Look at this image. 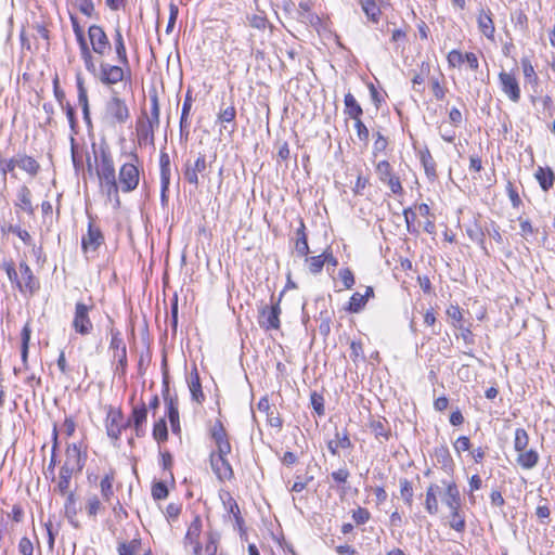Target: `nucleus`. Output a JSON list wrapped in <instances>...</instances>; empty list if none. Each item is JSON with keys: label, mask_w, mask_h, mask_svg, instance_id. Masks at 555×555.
<instances>
[{"label": "nucleus", "mask_w": 555, "mask_h": 555, "mask_svg": "<svg viewBox=\"0 0 555 555\" xmlns=\"http://www.w3.org/2000/svg\"><path fill=\"white\" fill-rule=\"evenodd\" d=\"M446 487V492L442 498L443 503L450 509V527L457 531L464 532L466 529V520L463 512L461 511V493L454 481H442Z\"/></svg>", "instance_id": "obj_1"}, {"label": "nucleus", "mask_w": 555, "mask_h": 555, "mask_svg": "<svg viewBox=\"0 0 555 555\" xmlns=\"http://www.w3.org/2000/svg\"><path fill=\"white\" fill-rule=\"evenodd\" d=\"M140 159L137 153L129 154V162L122 164L119 168L117 182L122 193L134 191L140 183Z\"/></svg>", "instance_id": "obj_2"}, {"label": "nucleus", "mask_w": 555, "mask_h": 555, "mask_svg": "<svg viewBox=\"0 0 555 555\" xmlns=\"http://www.w3.org/2000/svg\"><path fill=\"white\" fill-rule=\"evenodd\" d=\"M108 333L111 335L109 349L114 351V360H116V372H120L122 375L127 369V347L122 339L121 332L114 327L113 319L108 318Z\"/></svg>", "instance_id": "obj_3"}, {"label": "nucleus", "mask_w": 555, "mask_h": 555, "mask_svg": "<svg viewBox=\"0 0 555 555\" xmlns=\"http://www.w3.org/2000/svg\"><path fill=\"white\" fill-rule=\"evenodd\" d=\"M105 118L112 124H126L130 118V111L125 100L113 91L112 96L105 104Z\"/></svg>", "instance_id": "obj_4"}, {"label": "nucleus", "mask_w": 555, "mask_h": 555, "mask_svg": "<svg viewBox=\"0 0 555 555\" xmlns=\"http://www.w3.org/2000/svg\"><path fill=\"white\" fill-rule=\"evenodd\" d=\"M128 69L124 65H113L102 61L99 67L95 69V74H92L104 86H113L125 79Z\"/></svg>", "instance_id": "obj_5"}, {"label": "nucleus", "mask_w": 555, "mask_h": 555, "mask_svg": "<svg viewBox=\"0 0 555 555\" xmlns=\"http://www.w3.org/2000/svg\"><path fill=\"white\" fill-rule=\"evenodd\" d=\"M93 308L94 306L92 304L86 305L81 301L76 302L72 326L77 334L87 336L92 333L93 324L89 313Z\"/></svg>", "instance_id": "obj_6"}, {"label": "nucleus", "mask_w": 555, "mask_h": 555, "mask_svg": "<svg viewBox=\"0 0 555 555\" xmlns=\"http://www.w3.org/2000/svg\"><path fill=\"white\" fill-rule=\"evenodd\" d=\"M210 439L215 443V449L210 453L231 454L232 446L229 434L220 420H216L208 428Z\"/></svg>", "instance_id": "obj_7"}, {"label": "nucleus", "mask_w": 555, "mask_h": 555, "mask_svg": "<svg viewBox=\"0 0 555 555\" xmlns=\"http://www.w3.org/2000/svg\"><path fill=\"white\" fill-rule=\"evenodd\" d=\"M281 296L276 302H272L271 306H264L259 311V320L258 323L260 327L266 331L270 330H279L281 326L280 315H281ZM273 296L271 297V301H273Z\"/></svg>", "instance_id": "obj_8"}, {"label": "nucleus", "mask_w": 555, "mask_h": 555, "mask_svg": "<svg viewBox=\"0 0 555 555\" xmlns=\"http://www.w3.org/2000/svg\"><path fill=\"white\" fill-rule=\"evenodd\" d=\"M88 37L92 51L101 56L111 51V42L104 29L99 25H91L88 29Z\"/></svg>", "instance_id": "obj_9"}, {"label": "nucleus", "mask_w": 555, "mask_h": 555, "mask_svg": "<svg viewBox=\"0 0 555 555\" xmlns=\"http://www.w3.org/2000/svg\"><path fill=\"white\" fill-rule=\"evenodd\" d=\"M228 455L221 453L209 454L211 469L220 481L230 480L234 476Z\"/></svg>", "instance_id": "obj_10"}, {"label": "nucleus", "mask_w": 555, "mask_h": 555, "mask_svg": "<svg viewBox=\"0 0 555 555\" xmlns=\"http://www.w3.org/2000/svg\"><path fill=\"white\" fill-rule=\"evenodd\" d=\"M96 176L100 182L117 180L113 156L107 149L100 151V164L96 168Z\"/></svg>", "instance_id": "obj_11"}, {"label": "nucleus", "mask_w": 555, "mask_h": 555, "mask_svg": "<svg viewBox=\"0 0 555 555\" xmlns=\"http://www.w3.org/2000/svg\"><path fill=\"white\" fill-rule=\"evenodd\" d=\"M105 427L107 436L114 440H118L122 430L128 427L126 422H124L122 412L111 408L107 412Z\"/></svg>", "instance_id": "obj_12"}, {"label": "nucleus", "mask_w": 555, "mask_h": 555, "mask_svg": "<svg viewBox=\"0 0 555 555\" xmlns=\"http://www.w3.org/2000/svg\"><path fill=\"white\" fill-rule=\"evenodd\" d=\"M104 243V235L99 227H96L90 218L87 233L82 236L81 247L83 253L89 250L95 251Z\"/></svg>", "instance_id": "obj_13"}, {"label": "nucleus", "mask_w": 555, "mask_h": 555, "mask_svg": "<svg viewBox=\"0 0 555 555\" xmlns=\"http://www.w3.org/2000/svg\"><path fill=\"white\" fill-rule=\"evenodd\" d=\"M499 80L501 89L507 95V98L512 102L518 103L520 100V88L514 74L501 72L499 74Z\"/></svg>", "instance_id": "obj_14"}, {"label": "nucleus", "mask_w": 555, "mask_h": 555, "mask_svg": "<svg viewBox=\"0 0 555 555\" xmlns=\"http://www.w3.org/2000/svg\"><path fill=\"white\" fill-rule=\"evenodd\" d=\"M22 283H18V291L23 294H34L39 289V282L35 278L29 266L22 261L18 266Z\"/></svg>", "instance_id": "obj_15"}, {"label": "nucleus", "mask_w": 555, "mask_h": 555, "mask_svg": "<svg viewBox=\"0 0 555 555\" xmlns=\"http://www.w3.org/2000/svg\"><path fill=\"white\" fill-rule=\"evenodd\" d=\"M202 531V520L196 516L188 528L184 537L185 548L191 547L194 555H201L202 544L198 540Z\"/></svg>", "instance_id": "obj_16"}, {"label": "nucleus", "mask_w": 555, "mask_h": 555, "mask_svg": "<svg viewBox=\"0 0 555 555\" xmlns=\"http://www.w3.org/2000/svg\"><path fill=\"white\" fill-rule=\"evenodd\" d=\"M147 418V409L144 402L132 409L130 417L126 421V425L133 426L135 436L143 437L145 435L144 424Z\"/></svg>", "instance_id": "obj_17"}, {"label": "nucleus", "mask_w": 555, "mask_h": 555, "mask_svg": "<svg viewBox=\"0 0 555 555\" xmlns=\"http://www.w3.org/2000/svg\"><path fill=\"white\" fill-rule=\"evenodd\" d=\"M207 169L206 156L198 154L194 164L185 163L183 176L186 182L195 186L198 185V173H203Z\"/></svg>", "instance_id": "obj_18"}, {"label": "nucleus", "mask_w": 555, "mask_h": 555, "mask_svg": "<svg viewBox=\"0 0 555 555\" xmlns=\"http://www.w3.org/2000/svg\"><path fill=\"white\" fill-rule=\"evenodd\" d=\"M235 117H236L235 106L233 104H230L227 106H224V104H222L217 114V121L223 124V129L228 133L231 134L236 130Z\"/></svg>", "instance_id": "obj_19"}, {"label": "nucleus", "mask_w": 555, "mask_h": 555, "mask_svg": "<svg viewBox=\"0 0 555 555\" xmlns=\"http://www.w3.org/2000/svg\"><path fill=\"white\" fill-rule=\"evenodd\" d=\"M86 464V455L82 454L80 447L76 443L68 444L66 449V460L63 465H68V467H73L77 469V472H81Z\"/></svg>", "instance_id": "obj_20"}, {"label": "nucleus", "mask_w": 555, "mask_h": 555, "mask_svg": "<svg viewBox=\"0 0 555 555\" xmlns=\"http://www.w3.org/2000/svg\"><path fill=\"white\" fill-rule=\"evenodd\" d=\"M370 429L379 442L388 441L391 436L389 422L385 417L373 418L370 422Z\"/></svg>", "instance_id": "obj_21"}, {"label": "nucleus", "mask_w": 555, "mask_h": 555, "mask_svg": "<svg viewBox=\"0 0 555 555\" xmlns=\"http://www.w3.org/2000/svg\"><path fill=\"white\" fill-rule=\"evenodd\" d=\"M76 473H78L77 469L68 467V465H62L59 472V479L54 491L59 492L61 495H65L66 493L72 492V490H69L70 480Z\"/></svg>", "instance_id": "obj_22"}, {"label": "nucleus", "mask_w": 555, "mask_h": 555, "mask_svg": "<svg viewBox=\"0 0 555 555\" xmlns=\"http://www.w3.org/2000/svg\"><path fill=\"white\" fill-rule=\"evenodd\" d=\"M374 296L373 287L367 286L364 294L354 293L349 300V305L346 308L350 313H359L366 305L367 299Z\"/></svg>", "instance_id": "obj_23"}, {"label": "nucleus", "mask_w": 555, "mask_h": 555, "mask_svg": "<svg viewBox=\"0 0 555 555\" xmlns=\"http://www.w3.org/2000/svg\"><path fill=\"white\" fill-rule=\"evenodd\" d=\"M352 449L353 444L349 438L347 429L343 431L336 430L335 439L327 441V449L333 455L338 454V449Z\"/></svg>", "instance_id": "obj_24"}, {"label": "nucleus", "mask_w": 555, "mask_h": 555, "mask_svg": "<svg viewBox=\"0 0 555 555\" xmlns=\"http://www.w3.org/2000/svg\"><path fill=\"white\" fill-rule=\"evenodd\" d=\"M163 385H164V391H163L164 400H165V403L167 406V416L169 418V422L179 420L178 400H177V398L169 396V384H168V376L166 373L164 374Z\"/></svg>", "instance_id": "obj_25"}, {"label": "nucleus", "mask_w": 555, "mask_h": 555, "mask_svg": "<svg viewBox=\"0 0 555 555\" xmlns=\"http://www.w3.org/2000/svg\"><path fill=\"white\" fill-rule=\"evenodd\" d=\"M434 456L438 464H440L441 468L448 473H453L454 469V463L452 460V456L450 454V451L446 444H441L439 447H436L434 450Z\"/></svg>", "instance_id": "obj_26"}, {"label": "nucleus", "mask_w": 555, "mask_h": 555, "mask_svg": "<svg viewBox=\"0 0 555 555\" xmlns=\"http://www.w3.org/2000/svg\"><path fill=\"white\" fill-rule=\"evenodd\" d=\"M114 46L115 52L117 55L118 63L126 66L129 69V60L127 55V49L125 46L124 37L119 27L115 28L114 35ZM128 75H130V70H128Z\"/></svg>", "instance_id": "obj_27"}, {"label": "nucleus", "mask_w": 555, "mask_h": 555, "mask_svg": "<svg viewBox=\"0 0 555 555\" xmlns=\"http://www.w3.org/2000/svg\"><path fill=\"white\" fill-rule=\"evenodd\" d=\"M15 163L20 169L27 172L31 177L37 176L40 170L39 163L35 158L26 154L15 155Z\"/></svg>", "instance_id": "obj_28"}, {"label": "nucleus", "mask_w": 555, "mask_h": 555, "mask_svg": "<svg viewBox=\"0 0 555 555\" xmlns=\"http://www.w3.org/2000/svg\"><path fill=\"white\" fill-rule=\"evenodd\" d=\"M188 385L192 400L196 401L197 403H202L205 400V395L202 390L201 378L196 369L190 373L188 377Z\"/></svg>", "instance_id": "obj_29"}, {"label": "nucleus", "mask_w": 555, "mask_h": 555, "mask_svg": "<svg viewBox=\"0 0 555 555\" xmlns=\"http://www.w3.org/2000/svg\"><path fill=\"white\" fill-rule=\"evenodd\" d=\"M534 177L537 181L539 182L540 188L547 192L551 190L555 182V173L552 168L550 167H538L535 170Z\"/></svg>", "instance_id": "obj_30"}, {"label": "nucleus", "mask_w": 555, "mask_h": 555, "mask_svg": "<svg viewBox=\"0 0 555 555\" xmlns=\"http://www.w3.org/2000/svg\"><path fill=\"white\" fill-rule=\"evenodd\" d=\"M477 23H478V28L482 33L483 36H486L488 39L494 38L495 27H494V23L492 20V14L489 10L487 12L482 10L479 13Z\"/></svg>", "instance_id": "obj_31"}, {"label": "nucleus", "mask_w": 555, "mask_h": 555, "mask_svg": "<svg viewBox=\"0 0 555 555\" xmlns=\"http://www.w3.org/2000/svg\"><path fill=\"white\" fill-rule=\"evenodd\" d=\"M15 206L27 212L29 216H34L35 207L31 203V192L28 186L22 185L17 191V202Z\"/></svg>", "instance_id": "obj_32"}, {"label": "nucleus", "mask_w": 555, "mask_h": 555, "mask_svg": "<svg viewBox=\"0 0 555 555\" xmlns=\"http://www.w3.org/2000/svg\"><path fill=\"white\" fill-rule=\"evenodd\" d=\"M150 102H151L150 116L146 117V120H141V122L147 125L149 127L158 129L159 122H160V119H159L160 108H159L158 95H157L156 91H154L153 93H150Z\"/></svg>", "instance_id": "obj_33"}, {"label": "nucleus", "mask_w": 555, "mask_h": 555, "mask_svg": "<svg viewBox=\"0 0 555 555\" xmlns=\"http://www.w3.org/2000/svg\"><path fill=\"white\" fill-rule=\"evenodd\" d=\"M344 103H345L344 113L349 118H351L353 120H358V118H361V116L363 114V109H362L361 105L358 103L357 99L350 92H348L345 95Z\"/></svg>", "instance_id": "obj_34"}, {"label": "nucleus", "mask_w": 555, "mask_h": 555, "mask_svg": "<svg viewBox=\"0 0 555 555\" xmlns=\"http://www.w3.org/2000/svg\"><path fill=\"white\" fill-rule=\"evenodd\" d=\"M440 488L436 483H430L426 491L425 508L428 514L436 515L439 511L437 493Z\"/></svg>", "instance_id": "obj_35"}, {"label": "nucleus", "mask_w": 555, "mask_h": 555, "mask_svg": "<svg viewBox=\"0 0 555 555\" xmlns=\"http://www.w3.org/2000/svg\"><path fill=\"white\" fill-rule=\"evenodd\" d=\"M295 248L299 256H307L309 253L308 237L306 234V225H305L302 219H300L299 228L296 231Z\"/></svg>", "instance_id": "obj_36"}, {"label": "nucleus", "mask_w": 555, "mask_h": 555, "mask_svg": "<svg viewBox=\"0 0 555 555\" xmlns=\"http://www.w3.org/2000/svg\"><path fill=\"white\" fill-rule=\"evenodd\" d=\"M76 82H77V90H78V103L82 108L83 119L87 122H90L88 94H87V90L83 85V79L80 77V75H77Z\"/></svg>", "instance_id": "obj_37"}, {"label": "nucleus", "mask_w": 555, "mask_h": 555, "mask_svg": "<svg viewBox=\"0 0 555 555\" xmlns=\"http://www.w3.org/2000/svg\"><path fill=\"white\" fill-rule=\"evenodd\" d=\"M155 128L149 127L147 125L139 120L137 122V134L139 144H150L154 146L155 141Z\"/></svg>", "instance_id": "obj_38"}, {"label": "nucleus", "mask_w": 555, "mask_h": 555, "mask_svg": "<svg viewBox=\"0 0 555 555\" xmlns=\"http://www.w3.org/2000/svg\"><path fill=\"white\" fill-rule=\"evenodd\" d=\"M517 464L524 469L533 468L539 462V454L535 450H528L518 452V456L516 459Z\"/></svg>", "instance_id": "obj_39"}, {"label": "nucleus", "mask_w": 555, "mask_h": 555, "mask_svg": "<svg viewBox=\"0 0 555 555\" xmlns=\"http://www.w3.org/2000/svg\"><path fill=\"white\" fill-rule=\"evenodd\" d=\"M420 159L424 167L425 173L429 179H434L436 177V162L431 156L428 149L421 151Z\"/></svg>", "instance_id": "obj_40"}, {"label": "nucleus", "mask_w": 555, "mask_h": 555, "mask_svg": "<svg viewBox=\"0 0 555 555\" xmlns=\"http://www.w3.org/2000/svg\"><path fill=\"white\" fill-rule=\"evenodd\" d=\"M113 482H114V473L109 472L105 474V476L101 479L100 488H101V494L105 502L109 503L113 495Z\"/></svg>", "instance_id": "obj_41"}, {"label": "nucleus", "mask_w": 555, "mask_h": 555, "mask_svg": "<svg viewBox=\"0 0 555 555\" xmlns=\"http://www.w3.org/2000/svg\"><path fill=\"white\" fill-rule=\"evenodd\" d=\"M298 16L302 22L309 23L311 25H315L320 22L318 15L311 12V8L309 2L301 1L298 5Z\"/></svg>", "instance_id": "obj_42"}, {"label": "nucleus", "mask_w": 555, "mask_h": 555, "mask_svg": "<svg viewBox=\"0 0 555 555\" xmlns=\"http://www.w3.org/2000/svg\"><path fill=\"white\" fill-rule=\"evenodd\" d=\"M141 546L140 539H132L130 542H119L117 546L118 555H135Z\"/></svg>", "instance_id": "obj_43"}, {"label": "nucleus", "mask_w": 555, "mask_h": 555, "mask_svg": "<svg viewBox=\"0 0 555 555\" xmlns=\"http://www.w3.org/2000/svg\"><path fill=\"white\" fill-rule=\"evenodd\" d=\"M360 4L366 16L373 22H377L380 10L375 0H360Z\"/></svg>", "instance_id": "obj_44"}, {"label": "nucleus", "mask_w": 555, "mask_h": 555, "mask_svg": "<svg viewBox=\"0 0 555 555\" xmlns=\"http://www.w3.org/2000/svg\"><path fill=\"white\" fill-rule=\"evenodd\" d=\"M529 443V436L526 429L517 428L515 430L514 449L516 452H522L527 449Z\"/></svg>", "instance_id": "obj_45"}, {"label": "nucleus", "mask_w": 555, "mask_h": 555, "mask_svg": "<svg viewBox=\"0 0 555 555\" xmlns=\"http://www.w3.org/2000/svg\"><path fill=\"white\" fill-rule=\"evenodd\" d=\"M0 269L4 270L10 282L18 288V283H22V280L16 271L15 263L12 260L3 261Z\"/></svg>", "instance_id": "obj_46"}, {"label": "nucleus", "mask_w": 555, "mask_h": 555, "mask_svg": "<svg viewBox=\"0 0 555 555\" xmlns=\"http://www.w3.org/2000/svg\"><path fill=\"white\" fill-rule=\"evenodd\" d=\"M100 190L106 196L107 199L116 197V194L120 191V185L117 180L100 182Z\"/></svg>", "instance_id": "obj_47"}, {"label": "nucleus", "mask_w": 555, "mask_h": 555, "mask_svg": "<svg viewBox=\"0 0 555 555\" xmlns=\"http://www.w3.org/2000/svg\"><path fill=\"white\" fill-rule=\"evenodd\" d=\"M159 169H160V179L170 180V177H171L170 157H169L168 153H166L165 151H160Z\"/></svg>", "instance_id": "obj_48"}, {"label": "nucleus", "mask_w": 555, "mask_h": 555, "mask_svg": "<svg viewBox=\"0 0 555 555\" xmlns=\"http://www.w3.org/2000/svg\"><path fill=\"white\" fill-rule=\"evenodd\" d=\"M153 437L157 442L166 441L168 438L167 424L164 418H160L154 424Z\"/></svg>", "instance_id": "obj_49"}, {"label": "nucleus", "mask_w": 555, "mask_h": 555, "mask_svg": "<svg viewBox=\"0 0 555 555\" xmlns=\"http://www.w3.org/2000/svg\"><path fill=\"white\" fill-rule=\"evenodd\" d=\"M376 172L382 182L395 176L392 167L388 160H380L376 165Z\"/></svg>", "instance_id": "obj_50"}, {"label": "nucleus", "mask_w": 555, "mask_h": 555, "mask_svg": "<svg viewBox=\"0 0 555 555\" xmlns=\"http://www.w3.org/2000/svg\"><path fill=\"white\" fill-rule=\"evenodd\" d=\"M466 232L472 241L476 242L482 249L486 250L485 232L478 224H475L473 228H468Z\"/></svg>", "instance_id": "obj_51"}, {"label": "nucleus", "mask_w": 555, "mask_h": 555, "mask_svg": "<svg viewBox=\"0 0 555 555\" xmlns=\"http://www.w3.org/2000/svg\"><path fill=\"white\" fill-rule=\"evenodd\" d=\"M430 66L429 63L423 62L421 65V73H415L412 77V83L413 89L417 92L421 91V89L417 88V86H422L425 82V75L429 73Z\"/></svg>", "instance_id": "obj_52"}, {"label": "nucleus", "mask_w": 555, "mask_h": 555, "mask_svg": "<svg viewBox=\"0 0 555 555\" xmlns=\"http://www.w3.org/2000/svg\"><path fill=\"white\" fill-rule=\"evenodd\" d=\"M306 261L308 263L309 271L312 274L320 273L322 271V269H323L324 263H325V259L323 258V254L319 255V256L307 257Z\"/></svg>", "instance_id": "obj_53"}, {"label": "nucleus", "mask_w": 555, "mask_h": 555, "mask_svg": "<svg viewBox=\"0 0 555 555\" xmlns=\"http://www.w3.org/2000/svg\"><path fill=\"white\" fill-rule=\"evenodd\" d=\"M65 496H66V501H65L66 515H67L68 519L70 520V522L75 527H77L78 525L73 521V516L76 515V508H75L76 498H75V493H74V491H72V492L66 493Z\"/></svg>", "instance_id": "obj_54"}, {"label": "nucleus", "mask_w": 555, "mask_h": 555, "mask_svg": "<svg viewBox=\"0 0 555 555\" xmlns=\"http://www.w3.org/2000/svg\"><path fill=\"white\" fill-rule=\"evenodd\" d=\"M518 221H519V227H520L519 234L524 238L527 240L529 236H532V235L538 233V229L533 228V225L531 224L529 219H525L522 217H519Z\"/></svg>", "instance_id": "obj_55"}, {"label": "nucleus", "mask_w": 555, "mask_h": 555, "mask_svg": "<svg viewBox=\"0 0 555 555\" xmlns=\"http://www.w3.org/2000/svg\"><path fill=\"white\" fill-rule=\"evenodd\" d=\"M74 5L88 17L94 14L93 0H74Z\"/></svg>", "instance_id": "obj_56"}, {"label": "nucleus", "mask_w": 555, "mask_h": 555, "mask_svg": "<svg viewBox=\"0 0 555 555\" xmlns=\"http://www.w3.org/2000/svg\"><path fill=\"white\" fill-rule=\"evenodd\" d=\"M8 231L17 235L24 242V244H26L28 246L33 245V238H31L30 234L28 233V231L23 230L20 225L9 224Z\"/></svg>", "instance_id": "obj_57"}, {"label": "nucleus", "mask_w": 555, "mask_h": 555, "mask_svg": "<svg viewBox=\"0 0 555 555\" xmlns=\"http://www.w3.org/2000/svg\"><path fill=\"white\" fill-rule=\"evenodd\" d=\"M400 492H401V496L403 498L404 502L408 505H411L412 500H413V488H412L411 482L408 479L400 480Z\"/></svg>", "instance_id": "obj_58"}, {"label": "nucleus", "mask_w": 555, "mask_h": 555, "mask_svg": "<svg viewBox=\"0 0 555 555\" xmlns=\"http://www.w3.org/2000/svg\"><path fill=\"white\" fill-rule=\"evenodd\" d=\"M92 50H85L80 52V56L83 61L86 69L92 75L95 74V69L98 68L94 63V57L92 55Z\"/></svg>", "instance_id": "obj_59"}, {"label": "nucleus", "mask_w": 555, "mask_h": 555, "mask_svg": "<svg viewBox=\"0 0 555 555\" xmlns=\"http://www.w3.org/2000/svg\"><path fill=\"white\" fill-rule=\"evenodd\" d=\"M152 496L154 500H164L168 496V488L164 481H157L152 486Z\"/></svg>", "instance_id": "obj_60"}, {"label": "nucleus", "mask_w": 555, "mask_h": 555, "mask_svg": "<svg viewBox=\"0 0 555 555\" xmlns=\"http://www.w3.org/2000/svg\"><path fill=\"white\" fill-rule=\"evenodd\" d=\"M310 402H311V405H312L313 410L315 411V413L319 416H323L325 413L323 397L314 391L310 396Z\"/></svg>", "instance_id": "obj_61"}, {"label": "nucleus", "mask_w": 555, "mask_h": 555, "mask_svg": "<svg viewBox=\"0 0 555 555\" xmlns=\"http://www.w3.org/2000/svg\"><path fill=\"white\" fill-rule=\"evenodd\" d=\"M354 128L357 130V135L360 141H362L365 145L369 143L370 132L367 127L363 124L361 118L354 120Z\"/></svg>", "instance_id": "obj_62"}, {"label": "nucleus", "mask_w": 555, "mask_h": 555, "mask_svg": "<svg viewBox=\"0 0 555 555\" xmlns=\"http://www.w3.org/2000/svg\"><path fill=\"white\" fill-rule=\"evenodd\" d=\"M338 275L347 289L352 288V286L354 285V276L349 268L340 269Z\"/></svg>", "instance_id": "obj_63"}, {"label": "nucleus", "mask_w": 555, "mask_h": 555, "mask_svg": "<svg viewBox=\"0 0 555 555\" xmlns=\"http://www.w3.org/2000/svg\"><path fill=\"white\" fill-rule=\"evenodd\" d=\"M447 60L450 67H456L465 62V54L459 50H452L448 53Z\"/></svg>", "instance_id": "obj_64"}]
</instances>
